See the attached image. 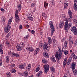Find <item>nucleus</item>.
I'll use <instances>...</instances> for the list:
<instances>
[{
	"instance_id": "nucleus-1",
	"label": "nucleus",
	"mask_w": 77,
	"mask_h": 77,
	"mask_svg": "<svg viewBox=\"0 0 77 77\" xmlns=\"http://www.w3.org/2000/svg\"><path fill=\"white\" fill-rule=\"evenodd\" d=\"M68 21L65 22V24L64 25V28L66 32H68V29H69L71 27V26H72V23L70 22L68 25Z\"/></svg>"
},
{
	"instance_id": "nucleus-2",
	"label": "nucleus",
	"mask_w": 77,
	"mask_h": 77,
	"mask_svg": "<svg viewBox=\"0 0 77 77\" xmlns=\"http://www.w3.org/2000/svg\"><path fill=\"white\" fill-rule=\"evenodd\" d=\"M68 21L65 22V24L64 25V28L66 32H68V29H69L71 27V26H72V23L70 22L68 25Z\"/></svg>"
},
{
	"instance_id": "nucleus-3",
	"label": "nucleus",
	"mask_w": 77,
	"mask_h": 77,
	"mask_svg": "<svg viewBox=\"0 0 77 77\" xmlns=\"http://www.w3.org/2000/svg\"><path fill=\"white\" fill-rule=\"evenodd\" d=\"M68 21L65 22V24L64 25V28L66 32H68V29H69L71 27V26H72V23L70 22L68 25Z\"/></svg>"
},
{
	"instance_id": "nucleus-4",
	"label": "nucleus",
	"mask_w": 77,
	"mask_h": 77,
	"mask_svg": "<svg viewBox=\"0 0 77 77\" xmlns=\"http://www.w3.org/2000/svg\"><path fill=\"white\" fill-rule=\"evenodd\" d=\"M49 25L50 26V28L52 29L51 35V36H52V35H53V33L54 32L55 29H54V26H53V22H52V21L50 22Z\"/></svg>"
},
{
	"instance_id": "nucleus-5",
	"label": "nucleus",
	"mask_w": 77,
	"mask_h": 77,
	"mask_svg": "<svg viewBox=\"0 0 77 77\" xmlns=\"http://www.w3.org/2000/svg\"><path fill=\"white\" fill-rule=\"evenodd\" d=\"M43 68L44 69H45L44 71V72L45 73V72H47L49 71L50 67H49V65H48V64H45L43 65Z\"/></svg>"
},
{
	"instance_id": "nucleus-6",
	"label": "nucleus",
	"mask_w": 77,
	"mask_h": 77,
	"mask_svg": "<svg viewBox=\"0 0 77 77\" xmlns=\"http://www.w3.org/2000/svg\"><path fill=\"white\" fill-rule=\"evenodd\" d=\"M43 48L44 50H46L47 51H48L50 50V46H48V43L45 42L44 43Z\"/></svg>"
},
{
	"instance_id": "nucleus-7",
	"label": "nucleus",
	"mask_w": 77,
	"mask_h": 77,
	"mask_svg": "<svg viewBox=\"0 0 77 77\" xmlns=\"http://www.w3.org/2000/svg\"><path fill=\"white\" fill-rule=\"evenodd\" d=\"M55 56L57 59H58V60H60V59H61V58L62 57V53H59V54H58L57 53H56Z\"/></svg>"
},
{
	"instance_id": "nucleus-8",
	"label": "nucleus",
	"mask_w": 77,
	"mask_h": 77,
	"mask_svg": "<svg viewBox=\"0 0 77 77\" xmlns=\"http://www.w3.org/2000/svg\"><path fill=\"white\" fill-rule=\"evenodd\" d=\"M11 27L9 25H7L5 27L4 30L5 33H8L11 29Z\"/></svg>"
},
{
	"instance_id": "nucleus-9",
	"label": "nucleus",
	"mask_w": 77,
	"mask_h": 77,
	"mask_svg": "<svg viewBox=\"0 0 77 77\" xmlns=\"http://www.w3.org/2000/svg\"><path fill=\"white\" fill-rule=\"evenodd\" d=\"M77 29L76 28V27L75 26H72V28L71 29V30L72 32H74V35H77Z\"/></svg>"
},
{
	"instance_id": "nucleus-10",
	"label": "nucleus",
	"mask_w": 77,
	"mask_h": 77,
	"mask_svg": "<svg viewBox=\"0 0 77 77\" xmlns=\"http://www.w3.org/2000/svg\"><path fill=\"white\" fill-rule=\"evenodd\" d=\"M8 55H10V54H11V57L12 56H13V57H14V56H16V57H19V55L17 53H14L12 52L11 53L8 52Z\"/></svg>"
},
{
	"instance_id": "nucleus-11",
	"label": "nucleus",
	"mask_w": 77,
	"mask_h": 77,
	"mask_svg": "<svg viewBox=\"0 0 77 77\" xmlns=\"http://www.w3.org/2000/svg\"><path fill=\"white\" fill-rule=\"evenodd\" d=\"M69 21H70L71 20V19L72 18V12H71V11H69Z\"/></svg>"
},
{
	"instance_id": "nucleus-12",
	"label": "nucleus",
	"mask_w": 77,
	"mask_h": 77,
	"mask_svg": "<svg viewBox=\"0 0 77 77\" xmlns=\"http://www.w3.org/2000/svg\"><path fill=\"white\" fill-rule=\"evenodd\" d=\"M76 65V63H75V62H74L72 63V70H74L75 69Z\"/></svg>"
},
{
	"instance_id": "nucleus-13",
	"label": "nucleus",
	"mask_w": 77,
	"mask_h": 77,
	"mask_svg": "<svg viewBox=\"0 0 77 77\" xmlns=\"http://www.w3.org/2000/svg\"><path fill=\"white\" fill-rule=\"evenodd\" d=\"M18 10H16L15 11V17L16 19H19V17H18Z\"/></svg>"
},
{
	"instance_id": "nucleus-14",
	"label": "nucleus",
	"mask_w": 77,
	"mask_h": 77,
	"mask_svg": "<svg viewBox=\"0 0 77 77\" xmlns=\"http://www.w3.org/2000/svg\"><path fill=\"white\" fill-rule=\"evenodd\" d=\"M71 60H72V57H70L69 59V60L67 61L66 63L67 65H69L70 64V63H71Z\"/></svg>"
},
{
	"instance_id": "nucleus-15",
	"label": "nucleus",
	"mask_w": 77,
	"mask_h": 77,
	"mask_svg": "<svg viewBox=\"0 0 77 77\" xmlns=\"http://www.w3.org/2000/svg\"><path fill=\"white\" fill-rule=\"evenodd\" d=\"M26 50H28V51H34V50L33 48L31 47L27 48Z\"/></svg>"
},
{
	"instance_id": "nucleus-16",
	"label": "nucleus",
	"mask_w": 77,
	"mask_h": 77,
	"mask_svg": "<svg viewBox=\"0 0 77 77\" xmlns=\"http://www.w3.org/2000/svg\"><path fill=\"white\" fill-rule=\"evenodd\" d=\"M64 25V22L63 21H61L60 23L59 27L60 28H62Z\"/></svg>"
},
{
	"instance_id": "nucleus-17",
	"label": "nucleus",
	"mask_w": 77,
	"mask_h": 77,
	"mask_svg": "<svg viewBox=\"0 0 77 77\" xmlns=\"http://www.w3.org/2000/svg\"><path fill=\"white\" fill-rule=\"evenodd\" d=\"M43 56L44 57L46 58H48V53L47 52H44L43 53Z\"/></svg>"
},
{
	"instance_id": "nucleus-18",
	"label": "nucleus",
	"mask_w": 77,
	"mask_h": 77,
	"mask_svg": "<svg viewBox=\"0 0 77 77\" xmlns=\"http://www.w3.org/2000/svg\"><path fill=\"white\" fill-rule=\"evenodd\" d=\"M17 9L19 11H20L21 9V4L18 5Z\"/></svg>"
},
{
	"instance_id": "nucleus-19",
	"label": "nucleus",
	"mask_w": 77,
	"mask_h": 77,
	"mask_svg": "<svg viewBox=\"0 0 77 77\" xmlns=\"http://www.w3.org/2000/svg\"><path fill=\"white\" fill-rule=\"evenodd\" d=\"M48 40L49 45H50V44H51L52 43V40H51V38L48 37Z\"/></svg>"
},
{
	"instance_id": "nucleus-20",
	"label": "nucleus",
	"mask_w": 77,
	"mask_h": 77,
	"mask_svg": "<svg viewBox=\"0 0 77 77\" xmlns=\"http://www.w3.org/2000/svg\"><path fill=\"white\" fill-rule=\"evenodd\" d=\"M50 69L53 73L55 72V69H54V67L53 66L50 67Z\"/></svg>"
},
{
	"instance_id": "nucleus-21",
	"label": "nucleus",
	"mask_w": 77,
	"mask_h": 77,
	"mask_svg": "<svg viewBox=\"0 0 77 77\" xmlns=\"http://www.w3.org/2000/svg\"><path fill=\"white\" fill-rule=\"evenodd\" d=\"M42 74V71H40L38 74H36V76L37 77H39V76L41 75Z\"/></svg>"
},
{
	"instance_id": "nucleus-22",
	"label": "nucleus",
	"mask_w": 77,
	"mask_h": 77,
	"mask_svg": "<svg viewBox=\"0 0 77 77\" xmlns=\"http://www.w3.org/2000/svg\"><path fill=\"white\" fill-rule=\"evenodd\" d=\"M67 60V58H65L64 60L63 63V66L64 67L65 66V65H66V61Z\"/></svg>"
},
{
	"instance_id": "nucleus-23",
	"label": "nucleus",
	"mask_w": 77,
	"mask_h": 77,
	"mask_svg": "<svg viewBox=\"0 0 77 77\" xmlns=\"http://www.w3.org/2000/svg\"><path fill=\"white\" fill-rule=\"evenodd\" d=\"M53 45L54 47H56V45H57V41L56 40H53Z\"/></svg>"
},
{
	"instance_id": "nucleus-24",
	"label": "nucleus",
	"mask_w": 77,
	"mask_h": 77,
	"mask_svg": "<svg viewBox=\"0 0 77 77\" xmlns=\"http://www.w3.org/2000/svg\"><path fill=\"white\" fill-rule=\"evenodd\" d=\"M12 18H10L8 22V26H9V25L11 24V22H12Z\"/></svg>"
},
{
	"instance_id": "nucleus-25",
	"label": "nucleus",
	"mask_w": 77,
	"mask_h": 77,
	"mask_svg": "<svg viewBox=\"0 0 77 77\" xmlns=\"http://www.w3.org/2000/svg\"><path fill=\"white\" fill-rule=\"evenodd\" d=\"M54 58L55 57H52L50 58L51 60L54 63L56 62V60H55V58Z\"/></svg>"
},
{
	"instance_id": "nucleus-26",
	"label": "nucleus",
	"mask_w": 77,
	"mask_h": 77,
	"mask_svg": "<svg viewBox=\"0 0 77 77\" xmlns=\"http://www.w3.org/2000/svg\"><path fill=\"white\" fill-rule=\"evenodd\" d=\"M39 51V48H37L34 52V53H35V54H37Z\"/></svg>"
},
{
	"instance_id": "nucleus-27",
	"label": "nucleus",
	"mask_w": 77,
	"mask_h": 77,
	"mask_svg": "<svg viewBox=\"0 0 77 77\" xmlns=\"http://www.w3.org/2000/svg\"><path fill=\"white\" fill-rule=\"evenodd\" d=\"M72 57L73 59H75V60H76L77 59V56H75V54H72Z\"/></svg>"
},
{
	"instance_id": "nucleus-28",
	"label": "nucleus",
	"mask_w": 77,
	"mask_h": 77,
	"mask_svg": "<svg viewBox=\"0 0 77 77\" xmlns=\"http://www.w3.org/2000/svg\"><path fill=\"white\" fill-rule=\"evenodd\" d=\"M16 47L18 51H21V47L18 45H17Z\"/></svg>"
},
{
	"instance_id": "nucleus-29",
	"label": "nucleus",
	"mask_w": 77,
	"mask_h": 77,
	"mask_svg": "<svg viewBox=\"0 0 77 77\" xmlns=\"http://www.w3.org/2000/svg\"><path fill=\"white\" fill-rule=\"evenodd\" d=\"M28 74V73L27 72H25L23 73L24 76L25 77H27Z\"/></svg>"
},
{
	"instance_id": "nucleus-30",
	"label": "nucleus",
	"mask_w": 77,
	"mask_h": 77,
	"mask_svg": "<svg viewBox=\"0 0 77 77\" xmlns=\"http://www.w3.org/2000/svg\"><path fill=\"white\" fill-rule=\"evenodd\" d=\"M64 8L65 9H67V8H68V4L67 3H65L64 4Z\"/></svg>"
},
{
	"instance_id": "nucleus-31",
	"label": "nucleus",
	"mask_w": 77,
	"mask_h": 77,
	"mask_svg": "<svg viewBox=\"0 0 77 77\" xmlns=\"http://www.w3.org/2000/svg\"><path fill=\"white\" fill-rule=\"evenodd\" d=\"M73 73L75 75H77V70L75 69L73 70Z\"/></svg>"
},
{
	"instance_id": "nucleus-32",
	"label": "nucleus",
	"mask_w": 77,
	"mask_h": 77,
	"mask_svg": "<svg viewBox=\"0 0 77 77\" xmlns=\"http://www.w3.org/2000/svg\"><path fill=\"white\" fill-rule=\"evenodd\" d=\"M68 44V41H66L64 43V47L66 48V47H67V44Z\"/></svg>"
},
{
	"instance_id": "nucleus-33",
	"label": "nucleus",
	"mask_w": 77,
	"mask_h": 77,
	"mask_svg": "<svg viewBox=\"0 0 77 77\" xmlns=\"http://www.w3.org/2000/svg\"><path fill=\"white\" fill-rule=\"evenodd\" d=\"M11 72H12V73H15L16 72V71H15V69H12L11 70Z\"/></svg>"
},
{
	"instance_id": "nucleus-34",
	"label": "nucleus",
	"mask_w": 77,
	"mask_h": 77,
	"mask_svg": "<svg viewBox=\"0 0 77 77\" xmlns=\"http://www.w3.org/2000/svg\"><path fill=\"white\" fill-rule=\"evenodd\" d=\"M19 68L20 69H24V66L23 65H21L19 66Z\"/></svg>"
},
{
	"instance_id": "nucleus-35",
	"label": "nucleus",
	"mask_w": 77,
	"mask_h": 77,
	"mask_svg": "<svg viewBox=\"0 0 77 77\" xmlns=\"http://www.w3.org/2000/svg\"><path fill=\"white\" fill-rule=\"evenodd\" d=\"M6 61L7 62V63H8V62H9V57H8V56H7L6 58Z\"/></svg>"
},
{
	"instance_id": "nucleus-36",
	"label": "nucleus",
	"mask_w": 77,
	"mask_h": 77,
	"mask_svg": "<svg viewBox=\"0 0 77 77\" xmlns=\"http://www.w3.org/2000/svg\"><path fill=\"white\" fill-rule=\"evenodd\" d=\"M20 45L21 47V46H22V47H24V43L23 42H22L20 43Z\"/></svg>"
},
{
	"instance_id": "nucleus-37",
	"label": "nucleus",
	"mask_w": 77,
	"mask_h": 77,
	"mask_svg": "<svg viewBox=\"0 0 77 77\" xmlns=\"http://www.w3.org/2000/svg\"><path fill=\"white\" fill-rule=\"evenodd\" d=\"M7 75L8 77H11V73L9 72H8L7 73Z\"/></svg>"
},
{
	"instance_id": "nucleus-38",
	"label": "nucleus",
	"mask_w": 77,
	"mask_h": 77,
	"mask_svg": "<svg viewBox=\"0 0 77 77\" xmlns=\"http://www.w3.org/2000/svg\"><path fill=\"white\" fill-rule=\"evenodd\" d=\"M42 16L43 17H44L45 18H47V15L45 14V13H43L42 14Z\"/></svg>"
},
{
	"instance_id": "nucleus-39",
	"label": "nucleus",
	"mask_w": 77,
	"mask_h": 77,
	"mask_svg": "<svg viewBox=\"0 0 77 77\" xmlns=\"http://www.w3.org/2000/svg\"><path fill=\"white\" fill-rule=\"evenodd\" d=\"M64 54L65 55H67L68 54V51L66 50L64 52Z\"/></svg>"
},
{
	"instance_id": "nucleus-40",
	"label": "nucleus",
	"mask_w": 77,
	"mask_h": 77,
	"mask_svg": "<svg viewBox=\"0 0 77 77\" xmlns=\"http://www.w3.org/2000/svg\"><path fill=\"white\" fill-rule=\"evenodd\" d=\"M5 20H5V18L4 17H3L2 18V21L3 22H5Z\"/></svg>"
},
{
	"instance_id": "nucleus-41",
	"label": "nucleus",
	"mask_w": 77,
	"mask_h": 77,
	"mask_svg": "<svg viewBox=\"0 0 77 77\" xmlns=\"http://www.w3.org/2000/svg\"><path fill=\"white\" fill-rule=\"evenodd\" d=\"M51 3L52 5H54V0H52L51 1Z\"/></svg>"
},
{
	"instance_id": "nucleus-42",
	"label": "nucleus",
	"mask_w": 77,
	"mask_h": 77,
	"mask_svg": "<svg viewBox=\"0 0 77 77\" xmlns=\"http://www.w3.org/2000/svg\"><path fill=\"white\" fill-rule=\"evenodd\" d=\"M44 6L45 8H46V7L48 6V3L45 2L44 3Z\"/></svg>"
},
{
	"instance_id": "nucleus-43",
	"label": "nucleus",
	"mask_w": 77,
	"mask_h": 77,
	"mask_svg": "<svg viewBox=\"0 0 77 77\" xmlns=\"http://www.w3.org/2000/svg\"><path fill=\"white\" fill-rule=\"evenodd\" d=\"M28 18L29 19V20H31V21H33V17H29Z\"/></svg>"
},
{
	"instance_id": "nucleus-44",
	"label": "nucleus",
	"mask_w": 77,
	"mask_h": 77,
	"mask_svg": "<svg viewBox=\"0 0 77 77\" xmlns=\"http://www.w3.org/2000/svg\"><path fill=\"white\" fill-rule=\"evenodd\" d=\"M39 67H37L35 70V71L36 72H38V71H39Z\"/></svg>"
},
{
	"instance_id": "nucleus-45",
	"label": "nucleus",
	"mask_w": 77,
	"mask_h": 77,
	"mask_svg": "<svg viewBox=\"0 0 77 77\" xmlns=\"http://www.w3.org/2000/svg\"><path fill=\"white\" fill-rule=\"evenodd\" d=\"M10 35H11V33L10 32L8 33V34L7 35L6 37L7 38H8L9 37V36H10Z\"/></svg>"
},
{
	"instance_id": "nucleus-46",
	"label": "nucleus",
	"mask_w": 77,
	"mask_h": 77,
	"mask_svg": "<svg viewBox=\"0 0 77 77\" xmlns=\"http://www.w3.org/2000/svg\"><path fill=\"white\" fill-rule=\"evenodd\" d=\"M28 38H29V36H26L23 38V39L24 40H26Z\"/></svg>"
},
{
	"instance_id": "nucleus-47",
	"label": "nucleus",
	"mask_w": 77,
	"mask_h": 77,
	"mask_svg": "<svg viewBox=\"0 0 77 77\" xmlns=\"http://www.w3.org/2000/svg\"><path fill=\"white\" fill-rule=\"evenodd\" d=\"M62 18H65L66 17V16L65 15V14H62Z\"/></svg>"
},
{
	"instance_id": "nucleus-48",
	"label": "nucleus",
	"mask_w": 77,
	"mask_h": 77,
	"mask_svg": "<svg viewBox=\"0 0 77 77\" xmlns=\"http://www.w3.org/2000/svg\"><path fill=\"white\" fill-rule=\"evenodd\" d=\"M42 61L44 63H46L47 62V61L45 60H42Z\"/></svg>"
},
{
	"instance_id": "nucleus-49",
	"label": "nucleus",
	"mask_w": 77,
	"mask_h": 77,
	"mask_svg": "<svg viewBox=\"0 0 77 77\" xmlns=\"http://www.w3.org/2000/svg\"><path fill=\"white\" fill-rule=\"evenodd\" d=\"M36 5L35 4V3H33L31 4V7L32 8H33V7H34V6H35V5Z\"/></svg>"
},
{
	"instance_id": "nucleus-50",
	"label": "nucleus",
	"mask_w": 77,
	"mask_h": 77,
	"mask_svg": "<svg viewBox=\"0 0 77 77\" xmlns=\"http://www.w3.org/2000/svg\"><path fill=\"white\" fill-rule=\"evenodd\" d=\"M30 68H30V67L28 66L26 67V71H29V70H30Z\"/></svg>"
},
{
	"instance_id": "nucleus-51",
	"label": "nucleus",
	"mask_w": 77,
	"mask_h": 77,
	"mask_svg": "<svg viewBox=\"0 0 77 77\" xmlns=\"http://www.w3.org/2000/svg\"><path fill=\"white\" fill-rule=\"evenodd\" d=\"M15 19V21L16 23H19V22L20 21L19 19Z\"/></svg>"
},
{
	"instance_id": "nucleus-52",
	"label": "nucleus",
	"mask_w": 77,
	"mask_h": 77,
	"mask_svg": "<svg viewBox=\"0 0 77 77\" xmlns=\"http://www.w3.org/2000/svg\"><path fill=\"white\" fill-rule=\"evenodd\" d=\"M2 62H3L2 59H1V60H0V65H2Z\"/></svg>"
},
{
	"instance_id": "nucleus-53",
	"label": "nucleus",
	"mask_w": 77,
	"mask_h": 77,
	"mask_svg": "<svg viewBox=\"0 0 77 77\" xmlns=\"http://www.w3.org/2000/svg\"><path fill=\"white\" fill-rule=\"evenodd\" d=\"M15 64H12L11 65V68H14L15 66Z\"/></svg>"
},
{
	"instance_id": "nucleus-54",
	"label": "nucleus",
	"mask_w": 77,
	"mask_h": 77,
	"mask_svg": "<svg viewBox=\"0 0 77 77\" xmlns=\"http://www.w3.org/2000/svg\"><path fill=\"white\" fill-rule=\"evenodd\" d=\"M0 52L2 54H3V51L2 49L0 50Z\"/></svg>"
},
{
	"instance_id": "nucleus-55",
	"label": "nucleus",
	"mask_w": 77,
	"mask_h": 77,
	"mask_svg": "<svg viewBox=\"0 0 77 77\" xmlns=\"http://www.w3.org/2000/svg\"><path fill=\"white\" fill-rule=\"evenodd\" d=\"M77 4V0H75V1L74 2V5H76Z\"/></svg>"
},
{
	"instance_id": "nucleus-56",
	"label": "nucleus",
	"mask_w": 77,
	"mask_h": 77,
	"mask_svg": "<svg viewBox=\"0 0 77 77\" xmlns=\"http://www.w3.org/2000/svg\"><path fill=\"white\" fill-rule=\"evenodd\" d=\"M75 45H77V40H76L75 42L74 43Z\"/></svg>"
},
{
	"instance_id": "nucleus-57",
	"label": "nucleus",
	"mask_w": 77,
	"mask_h": 77,
	"mask_svg": "<svg viewBox=\"0 0 77 77\" xmlns=\"http://www.w3.org/2000/svg\"><path fill=\"white\" fill-rule=\"evenodd\" d=\"M31 32L32 34H33L35 33V31L34 30H32L31 31Z\"/></svg>"
},
{
	"instance_id": "nucleus-58",
	"label": "nucleus",
	"mask_w": 77,
	"mask_h": 77,
	"mask_svg": "<svg viewBox=\"0 0 77 77\" xmlns=\"http://www.w3.org/2000/svg\"><path fill=\"white\" fill-rule=\"evenodd\" d=\"M59 53H62V50L60 49L59 50Z\"/></svg>"
},
{
	"instance_id": "nucleus-59",
	"label": "nucleus",
	"mask_w": 77,
	"mask_h": 77,
	"mask_svg": "<svg viewBox=\"0 0 77 77\" xmlns=\"http://www.w3.org/2000/svg\"><path fill=\"white\" fill-rule=\"evenodd\" d=\"M55 38H56V37H55V36H54L53 37V38H52L53 41H54V40H56V39H55Z\"/></svg>"
},
{
	"instance_id": "nucleus-60",
	"label": "nucleus",
	"mask_w": 77,
	"mask_h": 77,
	"mask_svg": "<svg viewBox=\"0 0 77 77\" xmlns=\"http://www.w3.org/2000/svg\"><path fill=\"white\" fill-rule=\"evenodd\" d=\"M69 41L70 42H71V41H72V38H69Z\"/></svg>"
},
{
	"instance_id": "nucleus-61",
	"label": "nucleus",
	"mask_w": 77,
	"mask_h": 77,
	"mask_svg": "<svg viewBox=\"0 0 77 77\" xmlns=\"http://www.w3.org/2000/svg\"><path fill=\"white\" fill-rule=\"evenodd\" d=\"M6 43L7 45H9V42H6Z\"/></svg>"
},
{
	"instance_id": "nucleus-62",
	"label": "nucleus",
	"mask_w": 77,
	"mask_h": 77,
	"mask_svg": "<svg viewBox=\"0 0 77 77\" xmlns=\"http://www.w3.org/2000/svg\"><path fill=\"white\" fill-rule=\"evenodd\" d=\"M3 47V45H0V49H2V48Z\"/></svg>"
},
{
	"instance_id": "nucleus-63",
	"label": "nucleus",
	"mask_w": 77,
	"mask_h": 77,
	"mask_svg": "<svg viewBox=\"0 0 77 77\" xmlns=\"http://www.w3.org/2000/svg\"><path fill=\"white\" fill-rule=\"evenodd\" d=\"M23 28V26L22 25H21L20 26V29H21Z\"/></svg>"
},
{
	"instance_id": "nucleus-64",
	"label": "nucleus",
	"mask_w": 77,
	"mask_h": 77,
	"mask_svg": "<svg viewBox=\"0 0 77 77\" xmlns=\"http://www.w3.org/2000/svg\"><path fill=\"white\" fill-rule=\"evenodd\" d=\"M63 77H68V75H67V74H65Z\"/></svg>"
}]
</instances>
